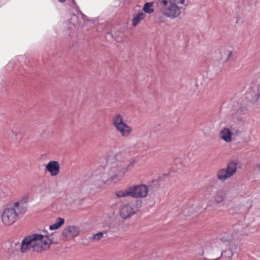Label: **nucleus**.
<instances>
[{
    "label": "nucleus",
    "mask_w": 260,
    "mask_h": 260,
    "mask_svg": "<svg viewBox=\"0 0 260 260\" xmlns=\"http://www.w3.org/2000/svg\"><path fill=\"white\" fill-rule=\"evenodd\" d=\"M138 160L133 158L127 165L113 158H109L105 166H100L93 172V175L96 180L103 184H109L110 181L116 182L120 180L127 171L132 170Z\"/></svg>",
    "instance_id": "nucleus-1"
},
{
    "label": "nucleus",
    "mask_w": 260,
    "mask_h": 260,
    "mask_svg": "<svg viewBox=\"0 0 260 260\" xmlns=\"http://www.w3.org/2000/svg\"><path fill=\"white\" fill-rule=\"evenodd\" d=\"M53 242L52 236L44 231L43 234L36 233L25 237L21 242L20 250L22 253L30 249L41 252L49 249Z\"/></svg>",
    "instance_id": "nucleus-2"
},
{
    "label": "nucleus",
    "mask_w": 260,
    "mask_h": 260,
    "mask_svg": "<svg viewBox=\"0 0 260 260\" xmlns=\"http://www.w3.org/2000/svg\"><path fill=\"white\" fill-rule=\"evenodd\" d=\"M19 202H16L14 207L5 208L1 215L2 222L6 226H10L14 223L19 218L21 214L25 212L24 208L21 209Z\"/></svg>",
    "instance_id": "nucleus-3"
},
{
    "label": "nucleus",
    "mask_w": 260,
    "mask_h": 260,
    "mask_svg": "<svg viewBox=\"0 0 260 260\" xmlns=\"http://www.w3.org/2000/svg\"><path fill=\"white\" fill-rule=\"evenodd\" d=\"M148 193V187L145 184H139L130 186L123 190L115 191V194L117 198L132 197L134 198H144Z\"/></svg>",
    "instance_id": "nucleus-4"
},
{
    "label": "nucleus",
    "mask_w": 260,
    "mask_h": 260,
    "mask_svg": "<svg viewBox=\"0 0 260 260\" xmlns=\"http://www.w3.org/2000/svg\"><path fill=\"white\" fill-rule=\"evenodd\" d=\"M164 15L171 18L178 17L181 13V9L178 5L171 0H158Z\"/></svg>",
    "instance_id": "nucleus-5"
},
{
    "label": "nucleus",
    "mask_w": 260,
    "mask_h": 260,
    "mask_svg": "<svg viewBox=\"0 0 260 260\" xmlns=\"http://www.w3.org/2000/svg\"><path fill=\"white\" fill-rule=\"evenodd\" d=\"M112 123L116 131L123 137H129L133 132L132 127L124 122L123 116L120 114L113 116Z\"/></svg>",
    "instance_id": "nucleus-6"
},
{
    "label": "nucleus",
    "mask_w": 260,
    "mask_h": 260,
    "mask_svg": "<svg viewBox=\"0 0 260 260\" xmlns=\"http://www.w3.org/2000/svg\"><path fill=\"white\" fill-rule=\"evenodd\" d=\"M237 163L235 161L229 162L226 168L219 169L216 174L217 178L221 181H224L234 175L237 171Z\"/></svg>",
    "instance_id": "nucleus-7"
},
{
    "label": "nucleus",
    "mask_w": 260,
    "mask_h": 260,
    "mask_svg": "<svg viewBox=\"0 0 260 260\" xmlns=\"http://www.w3.org/2000/svg\"><path fill=\"white\" fill-rule=\"evenodd\" d=\"M138 202L132 201L121 206L120 209V215L123 219L129 218L136 214L139 210Z\"/></svg>",
    "instance_id": "nucleus-8"
},
{
    "label": "nucleus",
    "mask_w": 260,
    "mask_h": 260,
    "mask_svg": "<svg viewBox=\"0 0 260 260\" xmlns=\"http://www.w3.org/2000/svg\"><path fill=\"white\" fill-rule=\"evenodd\" d=\"M45 170L50 173L51 176H55L57 175L60 172V165L57 161H50L46 165Z\"/></svg>",
    "instance_id": "nucleus-9"
},
{
    "label": "nucleus",
    "mask_w": 260,
    "mask_h": 260,
    "mask_svg": "<svg viewBox=\"0 0 260 260\" xmlns=\"http://www.w3.org/2000/svg\"><path fill=\"white\" fill-rule=\"evenodd\" d=\"M247 101L250 102H258L260 103V85L256 89L251 90L245 94Z\"/></svg>",
    "instance_id": "nucleus-10"
},
{
    "label": "nucleus",
    "mask_w": 260,
    "mask_h": 260,
    "mask_svg": "<svg viewBox=\"0 0 260 260\" xmlns=\"http://www.w3.org/2000/svg\"><path fill=\"white\" fill-rule=\"evenodd\" d=\"M79 233V228L74 225H70L64 229L62 235L66 238H72L76 237Z\"/></svg>",
    "instance_id": "nucleus-11"
},
{
    "label": "nucleus",
    "mask_w": 260,
    "mask_h": 260,
    "mask_svg": "<svg viewBox=\"0 0 260 260\" xmlns=\"http://www.w3.org/2000/svg\"><path fill=\"white\" fill-rule=\"evenodd\" d=\"M219 137L226 143H230L232 140L233 133L232 131L227 127L222 128L219 132Z\"/></svg>",
    "instance_id": "nucleus-12"
},
{
    "label": "nucleus",
    "mask_w": 260,
    "mask_h": 260,
    "mask_svg": "<svg viewBox=\"0 0 260 260\" xmlns=\"http://www.w3.org/2000/svg\"><path fill=\"white\" fill-rule=\"evenodd\" d=\"M228 191L223 189L217 190L214 195V199L215 202L217 204H221L223 203L228 194Z\"/></svg>",
    "instance_id": "nucleus-13"
},
{
    "label": "nucleus",
    "mask_w": 260,
    "mask_h": 260,
    "mask_svg": "<svg viewBox=\"0 0 260 260\" xmlns=\"http://www.w3.org/2000/svg\"><path fill=\"white\" fill-rule=\"evenodd\" d=\"M64 219L58 217L55 220L54 223L49 225V229L50 230H57L64 223Z\"/></svg>",
    "instance_id": "nucleus-14"
},
{
    "label": "nucleus",
    "mask_w": 260,
    "mask_h": 260,
    "mask_svg": "<svg viewBox=\"0 0 260 260\" xmlns=\"http://www.w3.org/2000/svg\"><path fill=\"white\" fill-rule=\"evenodd\" d=\"M145 17L146 15L143 12L138 14L133 18L132 25L134 26H136L145 18Z\"/></svg>",
    "instance_id": "nucleus-15"
},
{
    "label": "nucleus",
    "mask_w": 260,
    "mask_h": 260,
    "mask_svg": "<svg viewBox=\"0 0 260 260\" xmlns=\"http://www.w3.org/2000/svg\"><path fill=\"white\" fill-rule=\"evenodd\" d=\"M247 228L244 229L242 225L237 224L233 226V231L236 235H247L248 233L246 232Z\"/></svg>",
    "instance_id": "nucleus-16"
},
{
    "label": "nucleus",
    "mask_w": 260,
    "mask_h": 260,
    "mask_svg": "<svg viewBox=\"0 0 260 260\" xmlns=\"http://www.w3.org/2000/svg\"><path fill=\"white\" fill-rule=\"evenodd\" d=\"M143 10L145 13L151 14L154 12V4L153 2L146 3L143 8Z\"/></svg>",
    "instance_id": "nucleus-17"
},
{
    "label": "nucleus",
    "mask_w": 260,
    "mask_h": 260,
    "mask_svg": "<svg viewBox=\"0 0 260 260\" xmlns=\"http://www.w3.org/2000/svg\"><path fill=\"white\" fill-rule=\"evenodd\" d=\"M233 236L231 234H228L226 233H224L221 234L220 236V239L223 243L229 242L233 239Z\"/></svg>",
    "instance_id": "nucleus-18"
},
{
    "label": "nucleus",
    "mask_w": 260,
    "mask_h": 260,
    "mask_svg": "<svg viewBox=\"0 0 260 260\" xmlns=\"http://www.w3.org/2000/svg\"><path fill=\"white\" fill-rule=\"evenodd\" d=\"M104 234H106V232H99L98 233L95 234L92 236V240L94 241H99L103 237Z\"/></svg>",
    "instance_id": "nucleus-19"
},
{
    "label": "nucleus",
    "mask_w": 260,
    "mask_h": 260,
    "mask_svg": "<svg viewBox=\"0 0 260 260\" xmlns=\"http://www.w3.org/2000/svg\"><path fill=\"white\" fill-rule=\"evenodd\" d=\"M222 255L223 257H227L228 260H231L233 255V252L231 250H225L222 253Z\"/></svg>",
    "instance_id": "nucleus-20"
},
{
    "label": "nucleus",
    "mask_w": 260,
    "mask_h": 260,
    "mask_svg": "<svg viewBox=\"0 0 260 260\" xmlns=\"http://www.w3.org/2000/svg\"><path fill=\"white\" fill-rule=\"evenodd\" d=\"M172 2L178 5H184L185 0H173Z\"/></svg>",
    "instance_id": "nucleus-21"
},
{
    "label": "nucleus",
    "mask_w": 260,
    "mask_h": 260,
    "mask_svg": "<svg viewBox=\"0 0 260 260\" xmlns=\"http://www.w3.org/2000/svg\"><path fill=\"white\" fill-rule=\"evenodd\" d=\"M77 16L75 15H73L71 18V20H72L74 25H77L78 24L77 23H76L75 22V20L77 19Z\"/></svg>",
    "instance_id": "nucleus-22"
},
{
    "label": "nucleus",
    "mask_w": 260,
    "mask_h": 260,
    "mask_svg": "<svg viewBox=\"0 0 260 260\" xmlns=\"http://www.w3.org/2000/svg\"><path fill=\"white\" fill-rule=\"evenodd\" d=\"M226 54H227V58H226V59H229V58H230V57L232 56V52L231 51H228L227 52H226Z\"/></svg>",
    "instance_id": "nucleus-23"
},
{
    "label": "nucleus",
    "mask_w": 260,
    "mask_h": 260,
    "mask_svg": "<svg viewBox=\"0 0 260 260\" xmlns=\"http://www.w3.org/2000/svg\"><path fill=\"white\" fill-rule=\"evenodd\" d=\"M80 15L82 17V19L84 21L86 18V16L80 12Z\"/></svg>",
    "instance_id": "nucleus-24"
},
{
    "label": "nucleus",
    "mask_w": 260,
    "mask_h": 260,
    "mask_svg": "<svg viewBox=\"0 0 260 260\" xmlns=\"http://www.w3.org/2000/svg\"><path fill=\"white\" fill-rule=\"evenodd\" d=\"M58 1L60 3H64L66 1V0H58Z\"/></svg>",
    "instance_id": "nucleus-25"
},
{
    "label": "nucleus",
    "mask_w": 260,
    "mask_h": 260,
    "mask_svg": "<svg viewBox=\"0 0 260 260\" xmlns=\"http://www.w3.org/2000/svg\"><path fill=\"white\" fill-rule=\"evenodd\" d=\"M72 2H73V4L74 5H76V3H75V2L74 1V0H72Z\"/></svg>",
    "instance_id": "nucleus-26"
},
{
    "label": "nucleus",
    "mask_w": 260,
    "mask_h": 260,
    "mask_svg": "<svg viewBox=\"0 0 260 260\" xmlns=\"http://www.w3.org/2000/svg\"><path fill=\"white\" fill-rule=\"evenodd\" d=\"M258 169H259V170L260 171V163L258 164Z\"/></svg>",
    "instance_id": "nucleus-27"
},
{
    "label": "nucleus",
    "mask_w": 260,
    "mask_h": 260,
    "mask_svg": "<svg viewBox=\"0 0 260 260\" xmlns=\"http://www.w3.org/2000/svg\"><path fill=\"white\" fill-rule=\"evenodd\" d=\"M237 119H238V120L239 121H240V120H242V118H238Z\"/></svg>",
    "instance_id": "nucleus-28"
},
{
    "label": "nucleus",
    "mask_w": 260,
    "mask_h": 260,
    "mask_svg": "<svg viewBox=\"0 0 260 260\" xmlns=\"http://www.w3.org/2000/svg\"><path fill=\"white\" fill-rule=\"evenodd\" d=\"M241 111H238L237 112L238 113H240Z\"/></svg>",
    "instance_id": "nucleus-29"
}]
</instances>
